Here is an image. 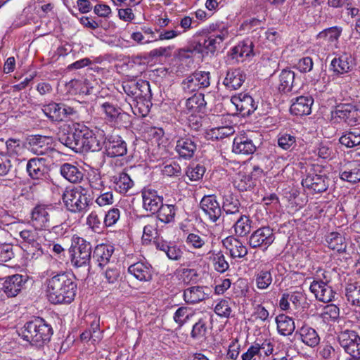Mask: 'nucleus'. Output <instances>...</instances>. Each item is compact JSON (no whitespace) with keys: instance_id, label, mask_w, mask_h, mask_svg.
<instances>
[{"instance_id":"nucleus-44","label":"nucleus","mask_w":360,"mask_h":360,"mask_svg":"<svg viewBox=\"0 0 360 360\" xmlns=\"http://www.w3.org/2000/svg\"><path fill=\"white\" fill-rule=\"evenodd\" d=\"M342 28L341 27L334 26L323 30L317 35V39H323L330 44L336 45L342 34Z\"/></svg>"},{"instance_id":"nucleus-35","label":"nucleus","mask_w":360,"mask_h":360,"mask_svg":"<svg viewBox=\"0 0 360 360\" xmlns=\"http://www.w3.org/2000/svg\"><path fill=\"white\" fill-rule=\"evenodd\" d=\"M330 66L337 74L347 73L352 70V58L347 54H343L339 58H335L331 61Z\"/></svg>"},{"instance_id":"nucleus-43","label":"nucleus","mask_w":360,"mask_h":360,"mask_svg":"<svg viewBox=\"0 0 360 360\" xmlns=\"http://www.w3.org/2000/svg\"><path fill=\"white\" fill-rule=\"evenodd\" d=\"M115 189L120 193L125 194L134 186V182L126 172H121L114 177Z\"/></svg>"},{"instance_id":"nucleus-55","label":"nucleus","mask_w":360,"mask_h":360,"mask_svg":"<svg viewBox=\"0 0 360 360\" xmlns=\"http://www.w3.org/2000/svg\"><path fill=\"white\" fill-rule=\"evenodd\" d=\"M207 242V238L205 235L191 233L186 239V244L195 249L203 248Z\"/></svg>"},{"instance_id":"nucleus-48","label":"nucleus","mask_w":360,"mask_h":360,"mask_svg":"<svg viewBox=\"0 0 360 360\" xmlns=\"http://www.w3.org/2000/svg\"><path fill=\"white\" fill-rule=\"evenodd\" d=\"M345 295L352 305L360 307V283H348L345 288Z\"/></svg>"},{"instance_id":"nucleus-30","label":"nucleus","mask_w":360,"mask_h":360,"mask_svg":"<svg viewBox=\"0 0 360 360\" xmlns=\"http://www.w3.org/2000/svg\"><path fill=\"white\" fill-rule=\"evenodd\" d=\"M299 335V339L306 345L314 347L319 345L320 338L313 328L304 325L302 326L296 333L295 335Z\"/></svg>"},{"instance_id":"nucleus-27","label":"nucleus","mask_w":360,"mask_h":360,"mask_svg":"<svg viewBox=\"0 0 360 360\" xmlns=\"http://www.w3.org/2000/svg\"><path fill=\"white\" fill-rule=\"evenodd\" d=\"M139 222L143 224L142 239L150 242L153 238H158V221L150 215H143L139 218Z\"/></svg>"},{"instance_id":"nucleus-58","label":"nucleus","mask_w":360,"mask_h":360,"mask_svg":"<svg viewBox=\"0 0 360 360\" xmlns=\"http://www.w3.org/2000/svg\"><path fill=\"white\" fill-rule=\"evenodd\" d=\"M234 133V129L231 126H221L219 127L212 128L208 132V135L212 139H222L225 137H228Z\"/></svg>"},{"instance_id":"nucleus-14","label":"nucleus","mask_w":360,"mask_h":360,"mask_svg":"<svg viewBox=\"0 0 360 360\" xmlns=\"http://www.w3.org/2000/svg\"><path fill=\"white\" fill-rule=\"evenodd\" d=\"M52 136L33 135L28 140L29 150L37 155L49 154L53 150Z\"/></svg>"},{"instance_id":"nucleus-6","label":"nucleus","mask_w":360,"mask_h":360,"mask_svg":"<svg viewBox=\"0 0 360 360\" xmlns=\"http://www.w3.org/2000/svg\"><path fill=\"white\" fill-rule=\"evenodd\" d=\"M338 340L345 352L350 356L347 360H360V337L354 330L340 332Z\"/></svg>"},{"instance_id":"nucleus-41","label":"nucleus","mask_w":360,"mask_h":360,"mask_svg":"<svg viewBox=\"0 0 360 360\" xmlns=\"http://www.w3.org/2000/svg\"><path fill=\"white\" fill-rule=\"evenodd\" d=\"M204 94L196 93L188 98L186 102V106L188 110L192 112H203L206 107Z\"/></svg>"},{"instance_id":"nucleus-45","label":"nucleus","mask_w":360,"mask_h":360,"mask_svg":"<svg viewBox=\"0 0 360 360\" xmlns=\"http://www.w3.org/2000/svg\"><path fill=\"white\" fill-rule=\"evenodd\" d=\"M252 221L250 217L245 214H240L233 225L235 233L239 237L247 236L251 231Z\"/></svg>"},{"instance_id":"nucleus-37","label":"nucleus","mask_w":360,"mask_h":360,"mask_svg":"<svg viewBox=\"0 0 360 360\" xmlns=\"http://www.w3.org/2000/svg\"><path fill=\"white\" fill-rule=\"evenodd\" d=\"M20 237L22 238L23 248H25L28 245L32 244V247H35L37 249V253L32 252L36 257L41 256L44 254L41 245L37 241V233L32 230H23L19 233Z\"/></svg>"},{"instance_id":"nucleus-29","label":"nucleus","mask_w":360,"mask_h":360,"mask_svg":"<svg viewBox=\"0 0 360 360\" xmlns=\"http://www.w3.org/2000/svg\"><path fill=\"white\" fill-rule=\"evenodd\" d=\"M60 172L66 180L73 184L81 182L84 178L83 169L70 163L63 164Z\"/></svg>"},{"instance_id":"nucleus-24","label":"nucleus","mask_w":360,"mask_h":360,"mask_svg":"<svg viewBox=\"0 0 360 360\" xmlns=\"http://www.w3.org/2000/svg\"><path fill=\"white\" fill-rule=\"evenodd\" d=\"M222 243L232 258H243L248 255L247 247L234 236L226 238Z\"/></svg>"},{"instance_id":"nucleus-7","label":"nucleus","mask_w":360,"mask_h":360,"mask_svg":"<svg viewBox=\"0 0 360 360\" xmlns=\"http://www.w3.org/2000/svg\"><path fill=\"white\" fill-rule=\"evenodd\" d=\"M331 117L335 122L344 121L349 124L360 122V110L352 103H341L331 112Z\"/></svg>"},{"instance_id":"nucleus-23","label":"nucleus","mask_w":360,"mask_h":360,"mask_svg":"<svg viewBox=\"0 0 360 360\" xmlns=\"http://www.w3.org/2000/svg\"><path fill=\"white\" fill-rule=\"evenodd\" d=\"M246 75L240 68L230 69L227 71L223 84L229 90H237L244 83Z\"/></svg>"},{"instance_id":"nucleus-3","label":"nucleus","mask_w":360,"mask_h":360,"mask_svg":"<svg viewBox=\"0 0 360 360\" xmlns=\"http://www.w3.org/2000/svg\"><path fill=\"white\" fill-rule=\"evenodd\" d=\"M53 335V329L44 319L37 317L27 322L22 331L23 340L37 347H43L48 343Z\"/></svg>"},{"instance_id":"nucleus-13","label":"nucleus","mask_w":360,"mask_h":360,"mask_svg":"<svg viewBox=\"0 0 360 360\" xmlns=\"http://www.w3.org/2000/svg\"><path fill=\"white\" fill-rule=\"evenodd\" d=\"M275 240L273 230L269 226H263L255 231L249 238V245L252 248H267Z\"/></svg>"},{"instance_id":"nucleus-22","label":"nucleus","mask_w":360,"mask_h":360,"mask_svg":"<svg viewBox=\"0 0 360 360\" xmlns=\"http://www.w3.org/2000/svg\"><path fill=\"white\" fill-rule=\"evenodd\" d=\"M127 271L139 281L148 282L153 278V269L148 262H136L128 267Z\"/></svg>"},{"instance_id":"nucleus-54","label":"nucleus","mask_w":360,"mask_h":360,"mask_svg":"<svg viewBox=\"0 0 360 360\" xmlns=\"http://www.w3.org/2000/svg\"><path fill=\"white\" fill-rule=\"evenodd\" d=\"M59 141L75 153H79L77 144L79 142H77L75 130L72 132L60 135L59 137Z\"/></svg>"},{"instance_id":"nucleus-59","label":"nucleus","mask_w":360,"mask_h":360,"mask_svg":"<svg viewBox=\"0 0 360 360\" xmlns=\"http://www.w3.org/2000/svg\"><path fill=\"white\" fill-rule=\"evenodd\" d=\"M340 316V309L335 304H328L323 308L321 317L327 321H335Z\"/></svg>"},{"instance_id":"nucleus-25","label":"nucleus","mask_w":360,"mask_h":360,"mask_svg":"<svg viewBox=\"0 0 360 360\" xmlns=\"http://www.w3.org/2000/svg\"><path fill=\"white\" fill-rule=\"evenodd\" d=\"M340 178L345 181L356 184L360 181V163L357 161L349 162L340 170Z\"/></svg>"},{"instance_id":"nucleus-28","label":"nucleus","mask_w":360,"mask_h":360,"mask_svg":"<svg viewBox=\"0 0 360 360\" xmlns=\"http://www.w3.org/2000/svg\"><path fill=\"white\" fill-rule=\"evenodd\" d=\"M232 150L236 154L250 155L255 152L256 146L246 136L240 135L234 139Z\"/></svg>"},{"instance_id":"nucleus-9","label":"nucleus","mask_w":360,"mask_h":360,"mask_svg":"<svg viewBox=\"0 0 360 360\" xmlns=\"http://www.w3.org/2000/svg\"><path fill=\"white\" fill-rule=\"evenodd\" d=\"M210 85V73L205 71H195L188 76L181 82V87L186 93H193L200 89L207 88Z\"/></svg>"},{"instance_id":"nucleus-8","label":"nucleus","mask_w":360,"mask_h":360,"mask_svg":"<svg viewBox=\"0 0 360 360\" xmlns=\"http://www.w3.org/2000/svg\"><path fill=\"white\" fill-rule=\"evenodd\" d=\"M229 32L223 27L219 32L210 33L209 36L200 39L195 46V49L199 53H214L217 46L228 37Z\"/></svg>"},{"instance_id":"nucleus-12","label":"nucleus","mask_w":360,"mask_h":360,"mask_svg":"<svg viewBox=\"0 0 360 360\" xmlns=\"http://www.w3.org/2000/svg\"><path fill=\"white\" fill-rule=\"evenodd\" d=\"M200 207L211 222L217 224L220 220L221 207L215 195L203 196L200 202Z\"/></svg>"},{"instance_id":"nucleus-39","label":"nucleus","mask_w":360,"mask_h":360,"mask_svg":"<svg viewBox=\"0 0 360 360\" xmlns=\"http://www.w3.org/2000/svg\"><path fill=\"white\" fill-rule=\"evenodd\" d=\"M276 322L278 331L282 335H291L295 330V326L293 319L286 315H278L276 318Z\"/></svg>"},{"instance_id":"nucleus-52","label":"nucleus","mask_w":360,"mask_h":360,"mask_svg":"<svg viewBox=\"0 0 360 360\" xmlns=\"http://www.w3.org/2000/svg\"><path fill=\"white\" fill-rule=\"evenodd\" d=\"M233 184L235 188L243 192L250 190L254 186L252 177L250 175L241 173L236 177Z\"/></svg>"},{"instance_id":"nucleus-21","label":"nucleus","mask_w":360,"mask_h":360,"mask_svg":"<svg viewBox=\"0 0 360 360\" xmlns=\"http://www.w3.org/2000/svg\"><path fill=\"white\" fill-rule=\"evenodd\" d=\"M143 207L147 212L155 214L163 202V198L157 191L151 188H144L141 192Z\"/></svg>"},{"instance_id":"nucleus-36","label":"nucleus","mask_w":360,"mask_h":360,"mask_svg":"<svg viewBox=\"0 0 360 360\" xmlns=\"http://www.w3.org/2000/svg\"><path fill=\"white\" fill-rule=\"evenodd\" d=\"M26 169L31 178L39 179L44 174V159L36 158L30 159L27 163Z\"/></svg>"},{"instance_id":"nucleus-5","label":"nucleus","mask_w":360,"mask_h":360,"mask_svg":"<svg viewBox=\"0 0 360 360\" xmlns=\"http://www.w3.org/2000/svg\"><path fill=\"white\" fill-rule=\"evenodd\" d=\"M62 200L66 208L72 213L87 211L91 202L87 191L82 186L66 189L62 195Z\"/></svg>"},{"instance_id":"nucleus-50","label":"nucleus","mask_w":360,"mask_h":360,"mask_svg":"<svg viewBox=\"0 0 360 360\" xmlns=\"http://www.w3.org/2000/svg\"><path fill=\"white\" fill-rule=\"evenodd\" d=\"M273 281L271 273L269 270L262 269L255 274V283L259 290H265L269 288Z\"/></svg>"},{"instance_id":"nucleus-31","label":"nucleus","mask_w":360,"mask_h":360,"mask_svg":"<svg viewBox=\"0 0 360 360\" xmlns=\"http://www.w3.org/2000/svg\"><path fill=\"white\" fill-rule=\"evenodd\" d=\"M241 205L237 196L233 193L224 194L222 197L221 212L226 215L240 214Z\"/></svg>"},{"instance_id":"nucleus-42","label":"nucleus","mask_w":360,"mask_h":360,"mask_svg":"<svg viewBox=\"0 0 360 360\" xmlns=\"http://www.w3.org/2000/svg\"><path fill=\"white\" fill-rule=\"evenodd\" d=\"M76 137L78 144L79 153H85V147L91 129L86 125L79 123H75L74 125Z\"/></svg>"},{"instance_id":"nucleus-19","label":"nucleus","mask_w":360,"mask_h":360,"mask_svg":"<svg viewBox=\"0 0 360 360\" xmlns=\"http://www.w3.org/2000/svg\"><path fill=\"white\" fill-rule=\"evenodd\" d=\"M309 290L318 300L324 303L334 300L336 295V292L328 285V281L322 280L314 281L310 285Z\"/></svg>"},{"instance_id":"nucleus-63","label":"nucleus","mask_w":360,"mask_h":360,"mask_svg":"<svg viewBox=\"0 0 360 360\" xmlns=\"http://www.w3.org/2000/svg\"><path fill=\"white\" fill-rule=\"evenodd\" d=\"M231 311L229 301L226 300H221L214 308V312L221 317L229 318Z\"/></svg>"},{"instance_id":"nucleus-46","label":"nucleus","mask_w":360,"mask_h":360,"mask_svg":"<svg viewBox=\"0 0 360 360\" xmlns=\"http://www.w3.org/2000/svg\"><path fill=\"white\" fill-rule=\"evenodd\" d=\"M208 333L207 323L205 319H200L192 327L191 338L195 340L203 341Z\"/></svg>"},{"instance_id":"nucleus-15","label":"nucleus","mask_w":360,"mask_h":360,"mask_svg":"<svg viewBox=\"0 0 360 360\" xmlns=\"http://www.w3.org/2000/svg\"><path fill=\"white\" fill-rule=\"evenodd\" d=\"M328 178L325 175L308 173L302 180V185L311 194L326 191L328 187Z\"/></svg>"},{"instance_id":"nucleus-60","label":"nucleus","mask_w":360,"mask_h":360,"mask_svg":"<svg viewBox=\"0 0 360 360\" xmlns=\"http://www.w3.org/2000/svg\"><path fill=\"white\" fill-rule=\"evenodd\" d=\"M213 264L214 269L219 273H224L229 268V264L221 252L214 254Z\"/></svg>"},{"instance_id":"nucleus-40","label":"nucleus","mask_w":360,"mask_h":360,"mask_svg":"<svg viewBox=\"0 0 360 360\" xmlns=\"http://www.w3.org/2000/svg\"><path fill=\"white\" fill-rule=\"evenodd\" d=\"M176 211V208L174 205L163 204L162 202L160 206V210L155 213L157 217L155 218L157 219V221L160 220L165 224H169L174 221Z\"/></svg>"},{"instance_id":"nucleus-26","label":"nucleus","mask_w":360,"mask_h":360,"mask_svg":"<svg viewBox=\"0 0 360 360\" xmlns=\"http://www.w3.org/2000/svg\"><path fill=\"white\" fill-rule=\"evenodd\" d=\"M292 101V103L290 108L292 114L297 116H303L311 113V105L314 103V99L311 96H301Z\"/></svg>"},{"instance_id":"nucleus-11","label":"nucleus","mask_w":360,"mask_h":360,"mask_svg":"<svg viewBox=\"0 0 360 360\" xmlns=\"http://www.w3.org/2000/svg\"><path fill=\"white\" fill-rule=\"evenodd\" d=\"M101 108L108 122L119 127H127L130 124V115L117 105L105 102L101 105Z\"/></svg>"},{"instance_id":"nucleus-56","label":"nucleus","mask_w":360,"mask_h":360,"mask_svg":"<svg viewBox=\"0 0 360 360\" xmlns=\"http://www.w3.org/2000/svg\"><path fill=\"white\" fill-rule=\"evenodd\" d=\"M205 172V167L198 163L190 165L186 170V175L191 181H198L201 179Z\"/></svg>"},{"instance_id":"nucleus-16","label":"nucleus","mask_w":360,"mask_h":360,"mask_svg":"<svg viewBox=\"0 0 360 360\" xmlns=\"http://www.w3.org/2000/svg\"><path fill=\"white\" fill-rule=\"evenodd\" d=\"M3 283L4 292L7 297H16L24 288L27 277L25 276L15 274L5 277Z\"/></svg>"},{"instance_id":"nucleus-64","label":"nucleus","mask_w":360,"mask_h":360,"mask_svg":"<svg viewBox=\"0 0 360 360\" xmlns=\"http://www.w3.org/2000/svg\"><path fill=\"white\" fill-rule=\"evenodd\" d=\"M162 172L167 176H179L181 174V169L178 163L173 162L165 165Z\"/></svg>"},{"instance_id":"nucleus-18","label":"nucleus","mask_w":360,"mask_h":360,"mask_svg":"<svg viewBox=\"0 0 360 360\" xmlns=\"http://www.w3.org/2000/svg\"><path fill=\"white\" fill-rule=\"evenodd\" d=\"M212 290L207 286L195 285L186 288L184 290L183 297L186 303L195 304L202 302L211 296Z\"/></svg>"},{"instance_id":"nucleus-53","label":"nucleus","mask_w":360,"mask_h":360,"mask_svg":"<svg viewBox=\"0 0 360 360\" xmlns=\"http://www.w3.org/2000/svg\"><path fill=\"white\" fill-rule=\"evenodd\" d=\"M278 145L283 150H291L296 146V137L287 132H281L278 135Z\"/></svg>"},{"instance_id":"nucleus-62","label":"nucleus","mask_w":360,"mask_h":360,"mask_svg":"<svg viewBox=\"0 0 360 360\" xmlns=\"http://www.w3.org/2000/svg\"><path fill=\"white\" fill-rule=\"evenodd\" d=\"M120 217V211L117 208H112L105 214L103 224L105 227L115 224Z\"/></svg>"},{"instance_id":"nucleus-32","label":"nucleus","mask_w":360,"mask_h":360,"mask_svg":"<svg viewBox=\"0 0 360 360\" xmlns=\"http://www.w3.org/2000/svg\"><path fill=\"white\" fill-rule=\"evenodd\" d=\"M113 253V248L105 244L98 245L93 252V259L100 267L107 264Z\"/></svg>"},{"instance_id":"nucleus-49","label":"nucleus","mask_w":360,"mask_h":360,"mask_svg":"<svg viewBox=\"0 0 360 360\" xmlns=\"http://www.w3.org/2000/svg\"><path fill=\"white\" fill-rule=\"evenodd\" d=\"M340 143L347 148H352L360 144V130L354 129L342 135L340 139Z\"/></svg>"},{"instance_id":"nucleus-17","label":"nucleus","mask_w":360,"mask_h":360,"mask_svg":"<svg viewBox=\"0 0 360 360\" xmlns=\"http://www.w3.org/2000/svg\"><path fill=\"white\" fill-rule=\"evenodd\" d=\"M231 101L243 117L249 116L257 108V104L252 96L246 93H240L238 95L233 96Z\"/></svg>"},{"instance_id":"nucleus-2","label":"nucleus","mask_w":360,"mask_h":360,"mask_svg":"<svg viewBox=\"0 0 360 360\" xmlns=\"http://www.w3.org/2000/svg\"><path fill=\"white\" fill-rule=\"evenodd\" d=\"M64 212L62 209L51 204H38L31 212L32 226L39 230L55 229L64 221Z\"/></svg>"},{"instance_id":"nucleus-4","label":"nucleus","mask_w":360,"mask_h":360,"mask_svg":"<svg viewBox=\"0 0 360 360\" xmlns=\"http://www.w3.org/2000/svg\"><path fill=\"white\" fill-rule=\"evenodd\" d=\"M91 250L92 246L90 242L82 237L73 236L69 248L72 265L76 268H86L89 271Z\"/></svg>"},{"instance_id":"nucleus-38","label":"nucleus","mask_w":360,"mask_h":360,"mask_svg":"<svg viewBox=\"0 0 360 360\" xmlns=\"http://www.w3.org/2000/svg\"><path fill=\"white\" fill-rule=\"evenodd\" d=\"M328 247L339 253L345 252L347 249L345 238L338 232L330 233L326 238Z\"/></svg>"},{"instance_id":"nucleus-10","label":"nucleus","mask_w":360,"mask_h":360,"mask_svg":"<svg viewBox=\"0 0 360 360\" xmlns=\"http://www.w3.org/2000/svg\"><path fill=\"white\" fill-rule=\"evenodd\" d=\"M103 154L109 158L122 157L127 153L125 141L118 134H109L103 141Z\"/></svg>"},{"instance_id":"nucleus-1","label":"nucleus","mask_w":360,"mask_h":360,"mask_svg":"<svg viewBox=\"0 0 360 360\" xmlns=\"http://www.w3.org/2000/svg\"><path fill=\"white\" fill-rule=\"evenodd\" d=\"M46 283L47 296L51 303L70 304L74 300L77 284L72 275L67 272L58 273L47 278Z\"/></svg>"},{"instance_id":"nucleus-51","label":"nucleus","mask_w":360,"mask_h":360,"mask_svg":"<svg viewBox=\"0 0 360 360\" xmlns=\"http://www.w3.org/2000/svg\"><path fill=\"white\" fill-rule=\"evenodd\" d=\"M86 225L94 233H100L103 232L105 226L101 217L98 216L96 211H92L86 218Z\"/></svg>"},{"instance_id":"nucleus-20","label":"nucleus","mask_w":360,"mask_h":360,"mask_svg":"<svg viewBox=\"0 0 360 360\" xmlns=\"http://www.w3.org/2000/svg\"><path fill=\"white\" fill-rule=\"evenodd\" d=\"M197 150L196 138L193 136H180L176 141V152L184 159L191 158Z\"/></svg>"},{"instance_id":"nucleus-57","label":"nucleus","mask_w":360,"mask_h":360,"mask_svg":"<svg viewBox=\"0 0 360 360\" xmlns=\"http://www.w3.org/2000/svg\"><path fill=\"white\" fill-rule=\"evenodd\" d=\"M193 316L187 307H181L174 312L173 319L181 328Z\"/></svg>"},{"instance_id":"nucleus-33","label":"nucleus","mask_w":360,"mask_h":360,"mask_svg":"<svg viewBox=\"0 0 360 360\" xmlns=\"http://www.w3.org/2000/svg\"><path fill=\"white\" fill-rule=\"evenodd\" d=\"M253 43L250 40L240 41L231 50V56L238 60L240 58L253 56Z\"/></svg>"},{"instance_id":"nucleus-61","label":"nucleus","mask_w":360,"mask_h":360,"mask_svg":"<svg viewBox=\"0 0 360 360\" xmlns=\"http://www.w3.org/2000/svg\"><path fill=\"white\" fill-rule=\"evenodd\" d=\"M104 148L103 141H98L93 131L91 130L89 137L87 139L85 152L92 151V152H98Z\"/></svg>"},{"instance_id":"nucleus-34","label":"nucleus","mask_w":360,"mask_h":360,"mask_svg":"<svg viewBox=\"0 0 360 360\" xmlns=\"http://www.w3.org/2000/svg\"><path fill=\"white\" fill-rule=\"evenodd\" d=\"M295 73L290 70L284 69L279 75L278 90L280 92L287 93L291 91H296L295 88Z\"/></svg>"},{"instance_id":"nucleus-47","label":"nucleus","mask_w":360,"mask_h":360,"mask_svg":"<svg viewBox=\"0 0 360 360\" xmlns=\"http://www.w3.org/2000/svg\"><path fill=\"white\" fill-rule=\"evenodd\" d=\"M63 103H50L43 106L42 110L46 116L52 122H60Z\"/></svg>"}]
</instances>
